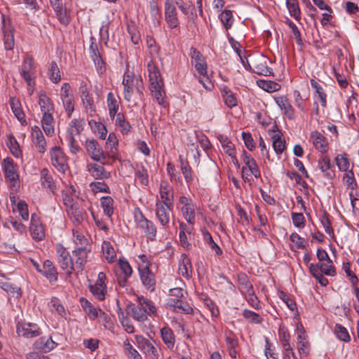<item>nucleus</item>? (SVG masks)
<instances>
[{
  "instance_id": "3c124183",
  "label": "nucleus",
  "mask_w": 359,
  "mask_h": 359,
  "mask_svg": "<svg viewBox=\"0 0 359 359\" xmlns=\"http://www.w3.org/2000/svg\"><path fill=\"white\" fill-rule=\"evenodd\" d=\"M219 19L226 29H230L233 25V18L231 11L224 10L219 15Z\"/></svg>"
},
{
  "instance_id": "e2e57ef3",
  "label": "nucleus",
  "mask_w": 359,
  "mask_h": 359,
  "mask_svg": "<svg viewBox=\"0 0 359 359\" xmlns=\"http://www.w3.org/2000/svg\"><path fill=\"white\" fill-rule=\"evenodd\" d=\"M123 347L130 359H141L139 353L133 347L130 341L127 339L123 342Z\"/></svg>"
},
{
  "instance_id": "a878e982",
  "label": "nucleus",
  "mask_w": 359,
  "mask_h": 359,
  "mask_svg": "<svg viewBox=\"0 0 359 359\" xmlns=\"http://www.w3.org/2000/svg\"><path fill=\"white\" fill-rule=\"evenodd\" d=\"M32 142L36 146L38 151L43 153L46 148V142L44 136L39 127L35 126L32 128Z\"/></svg>"
},
{
  "instance_id": "f3484780",
  "label": "nucleus",
  "mask_w": 359,
  "mask_h": 359,
  "mask_svg": "<svg viewBox=\"0 0 359 359\" xmlns=\"http://www.w3.org/2000/svg\"><path fill=\"white\" fill-rule=\"evenodd\" d=\"M318 167L323 173V177L325 178L332 180L334 177V165L331 163V161L327 156H323L319 158Z\"/></svg>"
},
{
  "instance_id": "2eb2a0df",
  "label": "nucleus",
  "mask_w": 359,
  "mask_h": 359,
  "mask_svg": "<svg viewBox=\"0 0 359 359\" xmlns=\"http://www.w3.org/2000/svg\"><path fill=\"white\" fill-rule=\"evenodd\" d=\"M16 330L19 336L25 338H33L40 335V329L35 323H18Z\"/></svg>"
},
{
  "instance_id": "9d476101",
  "label": "nucleus",
  "mask_w": 359,
  "mask_h": 359,
  "mask_svg": "<svg viewBox=\"0 0 359 359\" xmlns=\"http://www.w3.org/2000/svg\"><path fill=\"white\" fill-rule=\"evenodd\" d=\"M50 161L52 165L61 172H65L67 168V158L60 147H55L50 151Z\"/></svg>"
},
{
  "instance_id": "37998d69",
  "label": "nucleus",
  "mask_w": 359,
  "mask_h": 359,
  "mask_svg": "<svg viewBox=\"0 0 359 359\" xmlns=\"http://www.w3.org/2000/svg\"><path fill=\"white\" fill-rule=\"evenodd\" d=\"M49 79L54 83H57L61 80L59 67L55 61H52L48 70Z\"/></svg>"
},
{
  "instance_id": "69168bd1",
  "label": "nucleus",
  "mask_w": 359,
  "mask_h": 359,
  "mask_svg": "<svg viewBox=\"0 0 359 359\" xmlns=\"http://www.w3.org/2000/svg\"><path fill=\"white\" fill-rule=\"evenodd\" d=\"M90 187L94 192H103L109 194L110 189L107 184L103 182H93L90 184Z\"/></svg>"
},
{
  "instance_id": "20e7f679",
  "label": "nucleus",
  "mask_w": 359,
  "mask_h": 359,
  "mask_svg": "<svg viewBox=\"0 0 359 359\" xmlns=\"http://www.w3.org/2000/svg\"><path fill=\"white\" fill-rule=\"evenodd\" d=\"M134 219L137 228L144 233L147 238L151 241H155L157 235L156 226L146 218L139 208L135 209Z\"/></svg>"
},
{
  "instance_id": "aec40b11",
  "label": "nucleus",
  "mask_w": 359,
  "mask_h": 359,
  "mask_svg": "<svg viewBox=\"0 0 359 359\" xmlns=\"http://www.w3.org/2000/svg\"><path fill=\"white\" fill-rule=\"evenodd\" d=\"M136 340L137 342L138 348L142 351L152 358H158V351L152 344V343L142 336L136 337Z\"/></svg>"
},
{
  "instance_id": "0eeeda50",
  "label": "nucleus",
  "mask_w": 359,
  "mask_h": 359,
  "mask_svg": "<svg viewBox=\"0 0 359 359\" xmlns=\"http://www.w3.org/2000/svg\"><path fill=\"white\" fill-rule=\"evenodd\" d=\"M19 72L25 82L36 80V65L32 56H27L24 58L19 68Z\"/></svg>"
},
{
  "instance_id": "6e6d98bb",
  "label": "nucleus",
  "mask_w": 359,
  "mask_h": 359,
  "mask_svg": "<svg viewBox=\"0 0 359 359\" xmlns=\"http://www.w3.org/2000/svg\"><path fill=\"white\" fill-rule=\"evenodd\" d=\"M334 332L337 337L345 342H348L351 340V337L347 330L341 325H336L334 327Z\"/></svg>"
},
{
  "instance_id": "5701e85b",
  "label": "nucleus",
  "mask_w": 359,
  "mask_h": 359,
  "mask_svg": "<svg viewBox=\"0 0 359 359\" xmlns=\"http://www.w3.org/2000/svg\"><path fill=\"white\" fill-rule=\"evenodd\" d=\"M2 166L5 177L7 180L11 182H15L18 180L19 176L17 172L16 166L14 165L13 161L11 158H5L3 161Z\"/></svg>"
},
{
  "instance_id": "72a5a7b5",
  "label": "nucleus",
  "mask_w": 359,
  "mask_h": 359,
  "mask_svg": "<svg viewBox=\"0 0 359 359\" xmlns=\"http://www.w3.org/2000/svg\"><path fill=\"white\" fill-rule=\"evenodd\" d=\"M279 335L286 356L289 357V353H292V355H294L292 348L290 344V335L288 331L287 330L280 329L279 330Z\"/></svg>"
},
{
  "instance_id": "e433bc0d",
  "label": "nucleus",
  "mask_w": 359,
  "mask_h": 359,
  "mask_svg": "<svg viewBox=\"0 0 359 359\" xmlns=\"http://www.w3.org/2000/svg\"><path fill=\"white\" fill-rule=\"evenodd\" d=\"M88 124L93 132L100 139L104 140L106 138L107 130L104 124L94 120L89 121Z\"/></svg>"
},
{
  "instance_id": "f257e3e1",
  "label": "nucleus",
  "mask_w": 359,
  "mask_h": 359,
  "mask_svg": "<svg viewBox=\"0 0 359 359\" xmlns=\"http://www.w3.org/2000/svg\"><path fill=\"white\" fill-rule=\"evenodd\" d=\"M38 104L42 113L41 125L46 135L52 136L55 129L53 126L54 105L50 98L43 90L38 92Z\"/></svg>"
},
{
  "instance_id": "4c0bfd02",
  "label": "nucleus",
  "mask_w": 359,
  "mask_h": 359,
  "mask_svg": "<svg viewBox=\"0 0 359 359\" xmlns=\"http://www.w3.org/2000/svg\"><path fill=\"white\" fill-rule=\"evenodd\" d=\"M41 182L43 187L49 189L53 193L55 189L52 176L48 173V170L43 169L41 172Z\"/></svg>"
},
{
  "instance_id": "49530a36",
  "label": "nucleus",
  "mask_w": 359,
  "mask_h": 359,
  "mask_svg": "<svg viewBox=\"0 0 359 359\" xmlns=\"http://www.w3.org/2000/svg\"><path fill=\"white\" fill-rule=\"evenodd\" d=\"M180 169H181L182 173L184 175L185 181L187 183H189L193 180L191 168L190 165H189V163L187 161L184 160L182 158V156H180Z\"/></svg>"
},
{
  "instance_id": "5fc2aeb1",
  "label": "nucleus",
  "mask_w": 359,
  "mask_h": 359,
  "mask_svg": "<svg viewBox=\"0 0 359 359\" xmlns=\"http://www.w3.org/2000/svg\"><path fill=\"white\" fill-rule=\"evenodd\" d=\"M4 41L5 49L11 50L15 46L14 36L11 30H4Z\"/></svg>"
},
{
  "instance_id": "7c9ffc66",
  "label": "nucleus",
  "mask_w": 359,
  "mask_h": 359,
  "mask_svg": "<svg viewBox=\"0 0 359 359\" xmlns=\"http://www.w3.org/2000/svg\"><path fill=\"white\" fill-rule=\"evenodd\" d=\"M10 105L18 120L22 123H26L25 115L22 111L20 101L15 97H11L10 99Z\"/></svg>"
},
{
  "instance_id": "de8ad7c7",
  "label": "nucleus",
  "mask_w": 359,
  "mask_h": 359,
  "mask_svg": "<svg viewBox=\"0 0 359 359\" xmlns=\"http://www.w3.org/2000/svg\"><path fill=\"white\" fill-rule=\"evenodd\" d=\"M222 93L224 103L227 107L232 108L237 105L236 97L230 90L224 88L222 91Z\"/></svg>"
},
{
  "instance_id": "c9c22d12",
  "label": "nucleus",
  "mask_w": 359,
  "mask_h": 359,
  "mask_svg": "<svg viewBox=\"0 0 359 359\" xmlns=\"http://www.w3.org/2000/svg\"><path fill=\"white\" fill-rule=\"evenodd\" d=\"M107 102L109 109V116L111 119H114L116 116V114H118L117 111L119 109V105L117 100L111 92L107 94Z\"/></svg>"
},
{
  "instance_id": "864d4df0",
  "label": "nucleus",
  "mask_w": 359,
  "mask_h": 359,
  "mask_svg": "<svg viewBox=\"0 0 359 359\" xmlns=\"http://www.w3.org/2000/svg\"><path fill=\"white\" fill-rule=\"evenodd\" d=\"M343 180L344 182V184L347 187V189L353 191L356 188L357 184L354 178V173L352 170L346 171V172H344Z\"/></svg>"
},
{
  "instance_id": "7ed1b4c3",
  "label": "nucleus",
  "mask_w": 359,
  "mask_h": 359,
  "mask_svg": "<svg viewBox=\"0 0 359 359\" xmlns=\"http://www.w3.org/2000/svg\"><path fill=\"white\" fill-rule=\"evenodd\" d=\"M122 84L123 86V96L127 102L132 100L134 90L140 96L143 95L144 89L143 81L140 76L135 75L127 69L123 77Z\"/></svg>"
},
{
  "instance_id": "4d7b16f0",
  "label": "nucleus",
  "mask_w": 359,
  "mask_h": 359,
  "mask_svg": "<svg viewBox=\"0 0 359 359\" xmlns=\"http://www.w3.org/2000/svg\"><path fill=\"white\" fill-rule=\"evenodd\" d=\"M335 161H336V164H337V167L339 168V169L340 170H341L344 172H346V171L351 170L348 169L349 166H350L348 159L345 154L344 155H338L335 158Z\"/></svg>"
},
{
  "instance_id": "c85d7f7f",
  "label": "nucleus",
  "mask_w": 359,
  "mask_h": 359,
  "mask_svg": "<svg viewBox=\"0 0 359 359\" xmlns=\"http://www.w3.org/2000/svg\"><path fill=\"white\" fill-rule=\"evenodd\" d=\"M311 140L313 146L320 152H325L327 147L326 138L320 133L315 130L311 133Z\"/></svg>"
},
{
  "instance_id": "680f3d73",
  "label": "nucleus",
  "mask_w": 359,
  "mask_h": 359,
  "mask_svg": "<svg viewBox=\"0 0 359 359\" xmlns=\"http://www.w3.org/2000/svg\"><path fill=\"white\" fill-rule=\"evenodd\" d=\"M40 346L44 352H48L56 346V343L50 337H41L39 339Z\"/></svg>"
},
{
  "instance_id": "bb28decb",
  "label": "nucleus",
  "mask_w": 359,
  "mask_h": 359,
  "mask_svg": "<svg viewBox=\"0 0 359 359\" xmlns=\"http://www.w3.org/2000/svg\"><path fill=\"white\" fill-rule=\"evenodd\" d=\"M160 196L162 201L160 203L169 205H173V191L172 188L167 182H162L160 185Z\"/></svg>"
},
{
  "instance_id": "423d86ee",
  "label": "nucleus",
  "mask_w": 359,
  "mask_h": 359,
  "mask_svg": "<svg viewBox=\"0 0 359 359\" xmlns=\"http://www.w3.org/2000/svg\"><path fill=\"white\" fill-rule=\"evenodd\" d=\"M179 203L181 205L180 210L184 219L189 224H194L196 220V205L192 199L186 196H180Z\"/></svg>"
},
{
  "instance_id": "cd10ccee",
  "label": "nucleus",
  "mask_w": 359,
  "mask_h": 359,
  "mask_svg": "<svg viewBox=\"0 0 359 359\" xmlns=\"http://www.w3.org/2000/svg\"><path fill=\"white\" fill-rule=\"evenodd\" d=\"M41 274H43L50 283H55L57 280V272L53 262L50 260L43 262Z\"/></svg>"
},
{
  "instance_id": "c756f323",
  "label": "nucleus",
  "mask_w": 359,
  "mask_h": 359,
  "mask_svg": "<svg viewBox=\"0 0 359 359\" xmlns=\"http://www.w3.org/2000/svg\"><path fill=\"white\" fill-rule=\"evenodd\" d=\"M179 273L186 278H189L192 274V266L187 255L182 254L180 260Z\"/></svg>"
},
{
  "instance_id": "338daca9",
  "label": "nucleus",
  "mask_w": 359,
  "mask_h": 359,
  "mask_svg": "<svg viewBox=\"0 0 359 359\" xmlns=\"http://www.w3.org/2000/svg\"><path fill=\"white\" fill-rule=\"evenodd\" d=\"M149 10L150 13L154 20H156L158 24H159L161 18V10L156 0H151L149 1Z\"/></svg>"
},
{
  "instance_id": "dca6fc26",
  "label": "nucleus",
  "mask_w": 359,
  "mask_h": 359,
  "mask_svg": "<svg viewBox=\"0 0 359 359\" xmlns=\"http://www.w3.org/2000/svg\"><path fill=\"white\" fill-rule=\"evenodd\" d=\"M242 156L243 162L245 164V165L242 168L243 179L245 180H248V178L245 177V170L247 168L250 171L251 174L253 175L256 178L260 177V171L259 170L258 165L252 156L243 150Z\"/></svg>"
},
{
  "instance_id": "ddd939ff",
  "label": "nucleus",
  "mask_w": 359,
  "mask_h": 359,
  "mask_svg": "<svg viewBox=\"0 0 359 359\" xmlns=\"http://www.w3.org/2000/svg\"><path fill=\"white\" fill-rule=\"evenodd\" d=\"M165 20L170 29L176 28L179 25L177 12L174 0H165Z\"/></svg>"
},
{
  "instance_id": "f03ea898",
  "label": "nucleus",
  "mask_w": 359,
  "mask_h": 359,
  "mask_svg": "<svg viewBox=\"0 0 359 359\" xmlns=\"http://www.w3.org/2000/svg\"><path fill=\"white\" fill-rule=\"evenodd\" d=\"M147 69L151 95L160 105L165 107V93L163 89V81L159 70L152 62L148 63Z\"/></svg>"
},
{
  "instance_id": "393cba45",
  "label": "nucleus",
  "mask_w": 359,
  "mask_h": 359,
  "mask_svg": "<svg viewBox=\"0 0 359 359\" xmlns=\"http://www.w3.org/2000/svg\"><path fill=\"white\" fill-rule=\"evenodd\" d=\"M68 214L75 225L81 224L87 217L86 210L80 208L78 205L70 207L68 209Z\"/></svg>"
},
{
  "instance_id": "1a4fd4ad",
  "label": "nucleus",
  "mask_w": 359,
  "mask_h": 359,
  "mask_svg": "<svg viewBox=\"0 0 359 359\" xmlns=\"http://www.w3.org/2000/svg\"><path fill=\"white\" fill-rule=\"evenodd\" d=\"M85 147L90 158L95 161H100L107 158L102 147L95 139H87L85 142Z\"/></svg>"
},
{
  "instance_id": "79ce46f5",
  "label": "nucleus",
  "mask_w": 359,
  "mask_h": 359,
  "mask_svg": "<svg viewBox=\"0 0 359 359\" xmlns=\"http://www.w3.org/2000/svg\"><path fill=\"white\" fill-rule=\"evenodd\" d=\"M273 148L276 154H281L285 149V141L281 139L280 135L278 133L273 134L271 136Z\"/></svg>"
},
{
  "instance_id": "0e129e2a",
  "label": "nucleus",
  "mask_w": 359,
  "mask_h": 359,
  "mask_svg": "<svg viewBox=\"0 0 359 359\" xmlns=\"http://www.w3.org/2000/svg\"><path fill=\"white\" fill-rule=\"evenodd\" d=\"M83 104L86 111L90 115H93V114L95 111V107L94 104V101L90 95H87L86 97H81Z\"/></svg>"
},
{
  "instance_id": "052dcab7",
  "label": "nucleus",
  "mask_w": 359,
  "mask_h": 359,
  "mask_svg": "<svg viewBox=\"0 0 359 359\" xmlns=\"http://www.w3.org/2000/svg\"><path fill=\"white\" fill-rule=\"evenodd\" d=\"M135 178L138 180L140 184L143 186H147L149 184V178L147 170L144 168H138L135 170Z\"/></svg>"
},
{
  "instance_id": "6e6552de",
  "label": "nucleus",
  "mask_w": 359,
  "mask_h": 359,
  "mask_svg": "<svg viewBox=\"0 0 359 359\" xmlns=\"http://www.w3.org/2000/svg\"><path fill=\"white\" fill-rule=\"evenodd\" d=\"M173 205H169L160 203L157 200L155 204V215L160 224L167 229L169 226L170 215L172 212Z\"/></svg>"
},
{
  "instance_id": "603ef678",
  "label": "nucleus",
  "mask_w": 359,
  "mask_h": 359,
  "mask_svg": "<svg viewBox=\"0 0 359 359\" xmlns=\"http://www.w3.org/2000/svg\"><path fill=\"white\" fill-rule=\"evenodd\" d=\"M321 273L327 276H334L336 275V269L332 264V261L329 259L323 263H319Z\"/></svg>"
},
{
  "instance_id": "39448f33",
  "label": "nucleus",
  "mask_w": 359,
  "mask_h": 359,
  "mask_svg": "<svg viewBox=\"0 0 359 359\" xmlns=\"http://www.w3.org/2000/svg\"><path fill=\"white\" fill-rule=\"evenodd\" d=\"M55 248L57 262L60 268L65 271L67 275L72 274L74 271V264L69 252L62 244H56Z\"/></svg>"
},
{
  "instance_id": "4be33fe9",
  "label": "nucleus",
  "mask_w": 359,
  "mask_h": 359,
  "mask_svg": "<svg viewBox=\"0 0 359 359\" xmlns=\"http://www.w3.org/2000/svg\"><path fill=\"white\" fill-rule=\"evenodd\" d=\"M80 303L82 309L90 320H94L99 317V315H104V311L102 310L95 307L86 298H80Z\"/></svg>"
},
{
  "instance_id": "8fccbe9b",
  "label": "nucleus",
  "mask_w": 359,
  "mask_h": 359,
  "mask_svg": "<svg viewBox=\"0 0 359 359\" xmlns=\"http://www.w3.org/2000/svg\"><path fill=\"white\" fill-rule=\"evenodd\" d=\"M102 249L106 259L109 262H114L116 257V252L111 244L108 241H104L102 245Z\"/></svg>"
},
{
  "instance_id": "58836bf2",
  "label": "nucleus",
  "mask_w": 359,
  "mask_h": 359,
  "mask_svg": "<svg viewBox=\"0 0 359 359\" xmlns=\"http://www.w3.org/2000/svg\"><path fill=\"white\" fill-rule=\"evenodd\" d=\"M84 121L83 119H73L69 124L66 135H79L83 130Z\"/></svg>"
},
{
  "instance_id": "a19ab883",
  "label": "nucleus",
  "mask_w": 359,
  "mask_h": 359,
  "mask_svg": "<svg viewBox=\"0 0 359 359\" xmlns=\"http://www.w3.org/2000/svg\"><path fill=\"white\" fill-rule=\"evenodd\" d=\"M242 315L245 320L248 321L249 323L261 324L263 322L262 317L259 314L251 310L247 309H244L243 311Z\"/></svg>"
},
{
  "instance_id": "f8f14e48",
  "label": "nucleus",
  "mask_w": 359,
  "mask_h": 359,
  "mask_svg": "<svg viewBox=\"0 0 359 359\" xmlns=\"http://www.w3.org/2000/svg\"><path fill=\"white\" fill-rule=\"evenodd\" d=\"M106 275L103 272H100L97 275V279L95 284L89 286L90 291L93 295L100 301L105 299L107 293V285L105 284Z\"/></svg>"
},
{
  "instance_id": "6ab92c4d",
  "label": "nucleus",
  "mask_w": 359,
  "mask_h": 359,
  "mask_svg": "<svg viewBox=\"0 0 359 359\" xmlns=\"http://www.w3.org/2000/svg\"><path fill=\"white\" fill-rule=\"evenodd\" d=\"M90 248H75L72 251L76 267L82 271L87 262L88 254L90 252Z\"/></svg>"
},
{
  "instance_id": "f704fd0d",
  "label": "nucleus",
  "mask_w": 359,
  "mask_h": 359,
  "mask_svg": "<svg viewBox=\"0 0 359 359\" xmlns=\"http://www.w3.org/2000/svg\"><path fill=\"white\" fill-rule=\"evenodd\" d=\"M162 339L167 347L170 349L175 346V336L172 330L168 327H164L161 330Z\"/></svg>"
},
{
  "instance_id": "09e8293b",
  "label": "nucleus",
  "mask_w": 359,
  "mask_h": 359,
  "mask_svg": "<svg viewBox=\"0 0 359 359\" xmlns=\"http://www.w3.org/2000/svg\"><path fill=\"white\" fill-rule=\"evenodd\" d=\"M253 71L255 73L259 74V75H263V76L273 75L272 69L267 66L266 61L265 60H264L263 62L257 63L253 67Z\"/></svg>"
},
{
  "instance_id": "13d9d810",
  "label": "nucleus",
  "mask_w": 359,
  "mask_h": 359,
  "mask_svg": "<svg viewBox=\"0 0 359 359\" xmlns=\"http://www.w3.org/2000/svg\"><path fill=\"white\" fill-rule=\"evenodd\" d=\"M116 124L121 128L123 133H127L130 129V125L128 121H126L124 115L122 113H118L116 114Z\"/></svg>"
},
{
  "instance_id": "ea45409f",
  "label": "nucleus",
  "mask_w": 359,
  "mask_h": 359,
  "mask_svg": "<svg viewBox=\"0 0 359 359\" xmlns=\"http://www.w3.org/2000/svg\"><path fill=\"white\" fill-rule=\"evenodd\" d=\"M73 242L77 246L76 248H90L88 238L83 234L82 232L76 230H72Z\"/></svg>"
},
{
  "instance_id": "c03bdc74",
  "label": "nucleus",
  "mask_w": 359,
  "mask_h": 359,
  "mask_svg": "<svg viewBox=\"0 0 359 359\" xmlns=\"http://www.w3.org/2000/svg\"><path fill=\"white\" fill-rule=\"evenodd\" d=\"M287 8L291 16L295 20L301 19V12L297 0H286Z\"/></svg>"
},
{
  "instance_id": "473e14b6",
  "label": "nucleus",
  "mask_w": 359,
  "mask_h": 359,
  "mask_svg": "<svg viewBox=\"0 0 359 359\" xmlns=\"http://www.w3.org/2000/svg\"><path fill=\"white\" fill-rule=\"evenodd\" d=\"M138 303L140 308L146 313L147 317V315L151 316L156 314V308L154 303L149 299L144 297H140L138 298Z\"/></svg>"
},
{
  "instance_id": "a211bd4d",
  "label": "nucleus",
  "mask_w": 359,
  "mask_h": 359,
  "mask_svg": "<svg viewBox=\"0 0 359 359\" xmlns=\"http://www.w3.org/2000/svg\"><path fill=\"white\" fill-rule=\"evenodd\" d=\"M140 279L144 287L153 292L155 289L156 280L154 275L151 272L149 266L146 265L139 268Z\"/></svg>"
},
{
  "instance_id": "9b49d317",
  "label": "nucleus",
  "mask_w": 359,
  "mask_h": 359,
  "mask_svg": "<svg viewBox=\"0 0 359 359\" xmlns=\"http://www.w3.org/2000/svg\"><path fill=\"white\" fill-rule=\"evenodd\" d=\"M29 231L32 238L36 241H41L46 237L45 227L36 214H32L31 216Z\"/></svg>"
},
{
  "instance_id": "b1692460",
  "label": "nucleus",
  "mask_w": 359,
  "mask_h": 359,
  "mask_svg": "<svg viewBox=\"0 0 359 359\" xmlns=\"http://www.w3.org/2000/svg\"><path fill=\"white\" fill-rule=\"evenodd\" d=\"M275 100L279 108L283 111L285 116L290 120L294 118V110L289 100L285 96L278 97Z\"/></svg>"
},
{
  "instance_id": "bf43d9fd",
  "label": "nucleus",
  "mask_w": 359,
  "mask_h": 359,
  "mask_svg": "<svg viewBox=\"0 0 359 359\" xmlns=\"http://www.w3.org/2000/svg\"><path fill=\"white\" fill-rule=\"evenodd\" d=\"M65 140L72 154H76L80 151L81 147L75 140L74 135H66Z\"/></svg>"
},
{
  "instance_id": "412c9836",
  "label": "nucleus",
  "mask_w": 359,
  "mask_h": 359,
  "mask_svg": "<svg viewBox=\"0 0 359 359\" xmlns=\"http://www.w3.org/2000/svg\"><path fill=\"white\" fill-rule=\"evenodd\" d=\"M86 168L90 175L96 180H105L111 176L110 172L107 171L102 165L90 163L87 164Z\"/></svg>"
},
{
  "instance_id": "774afa93",
  "label": "nucleus",
  "mask_w": 359,
  "mask_h": 359,
  "mask_svg": "<svg viewBox=\"0 0 359 359\" xmlns=\"http://www.w3.org/2000/svg\"><path fill=\"white\" fill-rule=\"evenodd\" d=\"M320 223L322 224L325 232L331 236H334V231L331 226V222L329 219V215L324 212L320 217Z\"/></svg>"
},
{
  "instance_id": "4468645a",
  "label": "nucleus",
  "mask_w": 359,
  "mask_h": 359,
  "mask_svg": "<svg viewBox=\"0 0 359 359\" xmlns=\"http://www.w3.org/2000/svg\"><path fill=\"white\" fill-rule=\"evenodd\" d=\"M189 55L191 59V63L198 73L203 76L206 75L207 65L203 55L196 48L191 47Z\"/></svg>"
},
{
  "instance_id": "a18cd8bd",
  "label": "nucleus",
  "mask_w": 359,
  "mask_h": 359,
  "mask_svg": "<svg viewBox=\"0 0 359 359\" xmlns=\"http://www.w3.org/2000/svg\"><path fill=\"white\" fill-rule=\"evenodd\" d=\"M257 82L259 87L267 92H276L280 88L279 83L272 81L258 80Z\"/></svg>"
},
{
  "instance_id": "2f4dec72",
  "label": "nucleus",
  "mask_w": 359,
  "mask_h": 359,
  "mask_svg": "<svg viewBox=\"0 0 359 359\" xmlns=\"http://www.w3.org/2000/svg\"><path fill=\"white\" fill-rule=\"evenodd\" d=\"M114 201L111 196H102L100 198V205L104 214L109 218H111L114 214Z\"/></svg>"
}]
</instances>
